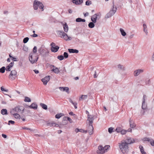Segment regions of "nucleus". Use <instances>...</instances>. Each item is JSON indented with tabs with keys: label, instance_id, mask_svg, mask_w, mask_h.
<instances>
[{
	"label": "nucleus",
	"instance_id": "nucleus-61",
	"mask_svg": "<svg viewBox=\"0 0 154 154\" xmlns=\"http://www.w3.org/2000/svg\"><path fill=\"white\" fill-rule=\"evenodd\" d=\"M51 46L52 47H54L55 45V44L54 42H52L51 44Z\"/></svg>",
	"mask_w": 154,
	"mask_h": 154
},
{
	"label": "nucleus",
	"instance_id": "nucleus-29",
	"mask_svg": "<svg viewBox=\"0 0 154 154\" xmlns=\"http://www.w3.org/2000/svg\"><path fill=\"white\" fill-rule=\"evenodd\" d=\"M64 115V114L62 113L57 114L55 115V117L56 119H59L62 116H63Z\"/></svg>",
	"mask_w": 154,
	"mask_h": 154
},
{
	"label": "nucleus",
	"instance_id": "nucleus-40",
	"mask_svg": "<svg viewBox=\"0 0 154 154\" xmlns=\"http://www.w3.org/2000/svg\"><path fill=\"white\" fill-rule=\"evenodd\" d=\"M29 40V38L28 37L25 38L23 40V42L24 43H26Z\"/></svg>",
	"mask_w": 154,
	"mask_h": 154
},
{
	"label": "nucleus",
	"instance_id": "nucleus-37",
	"mask_svg": "<svg viewBox=\"0 0 154 154\" xmlns=\"http://www.w3.org/2000/svg\"><path fill=\"white\" fill-rule=\"evenodd\" d=\"M14 116L15 117V118L17 119H20V115L18 113H16L14 114Z\"/></svg>",
	"mask_w": 154,
	"mask_h": 154
},
{
	"label": "nucleus",
	"instance_id": "nucleus-18",
	"mask_svg": "<svg viewBox=\"0 0 154 154\" xmlns=\"http://www.w3.org/2000/svg\"><path fill=\"white\" fill-rule=\"evenodd\" d=\"M72 2L73 3H74L75 5H80L82 3H83V0H72Z\"/></svg>",
	"mask_w": 154,
	"mask_h": 154
},
{
	"label": "nucleus",
	"instance_id": "nucleus-15",
	"mask_svg": "<svg viewBox=\"0 0 154 154\" xmlns=\"http://www.w3.org/2000/svg\"><path fill=\"white\" fill-rule=\"evenodd\" d=\"M143 71L140 69H138L135 71L134 72V75L135 76L138 75L141 73L143 72Z\"/></svg>",
	"mask_w": 154,
	"mask_h": 154
},
{
	"label": "nucleus",
	"instance_id": "nucleus-6",
	"mask_svg": "<svg viewBox=\"0 0 154 154\" xmlns=\"http://www.w3.org/2000/svg\"><path fill=\"white\" fill-rule=\"evenodd\" d=\"M39 54L42 55L43 57H46L48 54L49 52L46 51L42 47L40 48L38 50Z\"/></svg>",
	"mask_w": 154,
	"mask_h": 154
},
{
	"label": "nucleus",
	"instance_id": "nucleus-58",
	"mask_svg": "<svg viewBox=\"0 0 154 154\" xmlns=\"http://www.w3.org/2000/svg\"><path fill=\"white\" fill-rule=\"evenodd\" d=\"M14 64V62L13 61H12L10 63V64L9 65V66H10L11 67H12Z\"/></svg>",
	"mask_w": 154,
	"mask_h": 154
},
{
	"label": "nucleus",
	"instance_id": "nucleus-14",
	"mask_svg": "<svg viewBox=\"0 0 154 154\" xmlns=\"http://www.w3.org/2000/svg\"><path fill=\"white\" fill-rule=\"evenodd\" d=\"M88 130H90L89 132V134L90 135L93 134V130L94 129L92 125V124H89L88 127Z\"/></svg>",
	"mask_w": 154,
	"mask_h": 154
},
{
	"label": "nucleus",
	"instance_id": "nucleus-34",
	"mask_svg": "<svg viewBox=\"0 0 154 154\" xmlns=\"http://www.w3.org/2000/svg\"><path fill=\"white\" fill-rule=\"evenodd\" d=\"M40 105L44 109L46 110L48 109L47 106L44 103H41Z\"/></svg>",
	"mask_w": 154,
	"mask_h": 154
},
{
	"label": "nucleus",
	"instance_id": "nucleus-57",
	"mask_svg": "<svg viewBox=\"0 0 154 154\" xmlns=\"http://www.w3.org/2000/svg\"><path fill=\"white\" fill-rule=\"evenodd\" d=\"M67 120L69 121L70 123L72 122V119L69 117H67Z\"/></svg>",
	"mask_w": 154,
	"mask_h": 154
},
{
	"label": "nucleus",
	"instance_id": "nucleus-23",
	"mask_svg": "<svg viewBox=\"0 0 154 154\" xmlns=\"http://www.w3.org/2000/svg\"><path fill=\"white\" fill-rule=\"evenodd\" d=\"M63 28L65 32H67L68 31V26L66 23H65L63 25Z\"/></svg>",
	"mask_w": 154,
	"mask_h": 154
},
{
	"label": "nucleus",
	"instance_id": "nucleus-10",
	"mask_svg": "<svg viewBox=\"0 0 154 154\" xmlns=\"http://www.w3.org/2000/svg\"><path fill=\"white\" fill-rule=\"evenodd\" d=\"M123 140L125 141L127 143L128 145V144H130L135 142L134 139L130 137H128L126 140Z\"/></svg>",
	"mask_w": 154,
	"mask_h": 154
},
{
	"label": "nucleus",
	"instance_id": "nucleus-17",
	"mask_svg": "<svg viewBox=\"0 0 154 154\" xmlns=\"http://www.w3.org/2000/svg\"><path fill=\"white\" fill-rule=\"evenodd\" d=\"M59 48V47L58 46H55L54 47H52L51 48V50L52 52H57Z\"/></svg>",
	"mask_w": 154,
	"mask_h": 154
},
{
	"label": "nucleus",
	"instance_id": "nucleus-56",
	"mask_svg": "<svg viewBox=\"0 0 154 154\" xmlns=\"http://www.w3.org/2000/svg\"><path fill=\"white\" fill-rule=\"evenodd\" d=\"M23 129H26V130H28L32 131V129H31L30 128H28L24 127L23 128Z\"/></svg>",
	"mask_w": 154,
	"mask_h": 154
},
{
	"label": "nucleus",
	"instance_id": "nucleus-53",
	"mask_svg": "<svg viewBox=\"0 0 154 154\" xmlns=\"http://www.w3.org/2000/svg\"><path fill=\"white\" fill-rule=\"evenodd\" d=\"M18 106H17L16 107H15L13 109V110H14V111H15V112H18Z\"/></svg>",
	"mask_w": 154,
	"mask_h": 154
},
{
	"label": "nucleus",
	"instance_id": "nucleus-5",
	"mask_svg": "<svg viewBox=\"0 0 154 154\" xmlns=\"http://www.w3.org/2000/svg\"><path fill=\"white\" fill-rule=\"evenodd\" d=\"M113 5L112 6V10L110 11L109 13H108L106 15V17L107 18H109L112 16L116 12L117 10V8L115 7V8H114V4L113 3Z\"/></svg>",
	"mask_w": 154,
	"mask_h": 154
},
{
	"label": "nucleus",
	"instance_id": "nucleus-28",
	"mask_svg": "<svg viewBox=\"0 0 154 154\" xmlns=\"http://www.w3.org/2000/svg\"><path fill=\"white\" fill-rule=\"evenodd\" d=\"M75 21L77 22H84L85 21V20L84 19H82L80 18H78L76 19Z\"/></svg>",
	"mask_w": 154,
	"mask_h": 154
},
{
	"label": "nucleus",
	"instance_id": "nucleus-49",
	"mask_svg": "<svg viewBox=\"0 0 154 154\" xmlns=\"http://www.w3.org/2000/svg\"><path fill=\"white\" fill-rule=\"evenodd\" d=\"M143 141H147L149 142L150 141V139L149 138H148V137H145L143 139Z\"/></svg>",
	"mask_w": 154,
	"mask_h": 154
},
{
	"label": "nucleus",
	"instance_id": "nucleus-38",
	"mask_svg": "<svg viewBox=\"0 0 154 154\" xmlns=\"http://www.w3.org/2000/svg\"><path fill=\"white\" fill-rule=\"evenodd\" d=\"M57 58L60 60H62L64 58L63 56L62 55L58 56Z\"/></svg>",
	"mask_w": 154,
	"mask_h": 154
},
{
	"label": "nucleus",
	"instance_id": "nucleus-45",
	"mask_svg": "<svg viewBox=\"0 0 154 154\" xmlns=\"http://www.w3.org/2000/svg\"><path fill=\"white\" fill-rule=\"evenodd\" d=\"M127 132V131L126 130L122 129L120 133L122 134H125Z\"/></svg>",
	"mask_w": 154,
	"mask_h": 154
},
{
	"label": "nucleus",
	"instance_id": "nucleus-32",
	"mask_svg": "<svg viewBox=\"0 0 154 154\" xmlns=\"http://www.w3.org/2000/svg\"><path fill=\"white\" fill-rule=\"evenodd\" d=\"M143 31L144 32H145L146 34L147 35V34L148 32H147V29L146 25V24H144L143 25Z\"/></svg>",
	"mask_w": 154,
	"mask_h": 154
},
{
	"label": "nucleus",
	"instance_id": "nucleus-7",
	"mask_svg": "<svg viewBox=\"0 0 154 154\" xmlns=\"http://www.w3.org/2000/svg\"><path fill=\"white\" fill-rule=\"evenodd\" d=\"M17 77V72L15 70L11 71V73L9 75V77L11 78L12 80H14Z\"/></svg>",
	"mask_w": 154,
	"mask_h": 154
},
{
	"label": "nucleus",
	"instance_id": "nucleus-25",
	"mask_svg": "<svg viewBox=\"0 0 154 154\" xmlns=\"http://www.w3.org/2000/svg\"><path fill=\"white\" fill-rule=\"evenodd\" d=\"M1 113L3 115H7L8 114L7 110L6 109H3L1 110Z\"/></svg>",
	"mask_w": 154,
	"mask_h": 154
},
{
	"label": "nucleus",
	"instance_id": "nucleus-12",
	"mask_svg": "<svg viewBox=\"0 0 154 154\" xmlns=\"http://www.w3.org/2000/svg\"><path fill=\"white\" fill-rule=\"evenodd\" d=\"M50 76H47L41 79L42 82H43V84L44 85H46L47 83L50 80Z\"/></svg>",
	"mask_w": 154,
	"mask_h": 154
},
{
	"label": "nucleus",
	"instance_id": "nucleus-39",
	"mask_svg": "<svg viewBox=\"0 0 154 154\" xmlns=\"http://www.w3.org/2000/svg\"><path fill=\"white\" fill-rule=\"evenodd\" d=\"M122 128L120 127H117L116 129V131L118 133L120 132Z\"/></svg>",
	"mask_w": 154,
	"mask_h": 154
},
{
	"label": "nucleus",
	"instance_id": "nucleus-31",
	"mask_svg": "<svg viewBox=\"0 0 154 154\" xmlns=\"http://www.w3.org/2000/svg\"><path fill=\"white\" fill-rule=\"evenodd\" d=\"M118 67L119 70H125V67L123 65H121L120 64H119L118 65Z\"/></svg>",
	"mask_w": 154,
	"mask_h": 154
},
{
	"label": "nucleus",
	"instance_id": "nucleus-35",
	"mask_svg": "<svg viewBox=\"0 0 154 154\" xmlns=\"http://www.w3.org/2000/svg\"><path fill=\"white\" fill-rule=\"evenodd\" d=\"M24 101L26 102H29L31 101V100L29 97H25Z\"/></svg>",
	"mask_w": 154,
	"mask_h": 154
},
{
	"label": "nucleus",
	"instance_id": "nucleus-24",
	"mask_svg": "<svg viewBox=\"0 0 154 154\" xmlns=\"http://www.w3.org/2000/svg\"><path fill=\"white\" fill-rule=\"evenodd\" d=\"M129 122L130 123V126L131 128H133L135 126V124L131 120V119H130L129 120Z\"/></svg>",
	"mask_w": 154,
	"mask_h": 154
},
{
	"label": "nucleus",
	"instance_id": "nucleus-4",
	"mask_svg": "<svg viewBox=\"0 0 154 154\" xmlns=\"http://www.w3.org/2000/svg\"><path fill=\"white\" fill-rule=\"evenodd\" d=\"M57 34L62 38H63L64 40L67 41L68 35L63 30H58L57 31Z\"/></svg>",
	"mask_w": 154,
	"mask_h": 154
},
{
	"label": "nucleus",
	"instance_id": "nucleus-21",
	"mask_svg": "<svg viewBox=\"0 0 154 154\" xmlns=\"http://www.w3.org/2000/svg\"><path fill=\"white\" fill-rule=\"evenodd\" d=\"M18 112H20L21 113H23L24 109V108L22 106H18Z\"/></svg>",
	"mask_w": 154,
	"mask_h": 154
},
{
	"label": "nucleus",
	"instance_id": "nucleus-60",
	"mask_svg": "<svg viewBox=\"0 0 154 154\" xmlns=\"http://www.w3.org/2000/svg\"><path fill=\"white\" fill-rule=\"evenodd\" d=\"M145 110L143 109V110H141L140 113L142 115H144V113L145 112Z\"/></svg>",
	"mask_w": 154,
	"mask_h": 154
},
{
	"label": "nucleus",
	"instance_id": "nucleus-22",
	"mask_svg": "<svg viewBox=\"0 0 154 154\" xmlns=\"http://www.w3.org/2000/svg\"><path fill=\"white\" fill-rule=\"evenodd\" d=\"M69 52L70 53H77L79 52V51L77 49H68Z\"/></svg>",
	"mask_w": 154,
	"mask_h": 154
},
{
	"label": "nucleus",
	"instance_id": "nucleus-16",
	"mask_svg": "<svg viewBox=\"0 0 154 154\" xmlns=\"http://www.w3.org/2000/svg\"><path fill=\"white\" fill-rule=\"evenodd\" d=\"M59 89L61 91H66V92L68 94L69 93V88L68 87H59Z\"/></svg>",
	"mask_w": 154,
	"mask_h": 154
},
{
	"label": "nucleus",
	"instance_id": "nucleus-26",
	"mask_svg": "<svg viewBox=\"0 0 154 154\" xmlns=\"http://www.w3.org/2000/svg\"><path fill=\"white\" fill-rule=\"evenodd\" d=\"M95 23L94 22H90L88 24V27L91 28H94L95 26Z\"/></svg>",
	"mask_w": 154,
	"mask_h": 154
},
{
	"label": "nucleus",
	"instance_id": "nucleus-3",
	"mask_svg": "<svg viewBox=\"0 0 154 154\" xmlns=\"http://www.w3.org/2000/svg\"><path fill=\"white\" fill-rule=\"evenodd\" d=\"M38 55H35L32 53H30L29 54V59L32 64L35 63L38 60Z\"/></svg>",
	"mask_w": 154,
	"mask_h": 154
},
{
	"label": "nucleus",
	"instance_id": "nucleus-47",
	"mask_svg": "<svg viewBox=\"0 0 154 154\" xmlns=\"http://www.w3.org/2000/svg\"><path fill=\"white\" fill-rule=\"evenodd\" d=\"M11 68V67L8 65L7 66L6 68H5V69L7 71H11L10 68Z\"/></svg>",
	"mask_w": 154,
	"mask_h": 154
},
{
	"label": "nucleus",
	"instance_id": "nucleus-63",
	"mask_svg": "<svg viewBox=\"0 0 154 154\" xmlns=\"http://www.w3.org/2000/svg\"><path fill=\"white\" fill-rule=\"evenodd\" d=\"M2 136L4 138H5L7 137V136L6 134H2Z\"/></svg>",
	"mask_w": 154,
	"mask_h": 154
},
{
	"label": "nucleus",
	"instance_id": "nucleus-50",
	"mask_svg": "<svg viewBox=\"0 0 154 154\" xmlns=\"http://www.w3.org/2000/svg\"><path fill=\"white\" fill-rule=\"evenodd\" d=\"M150 141L151 145L152 146H154V140L153 139H151L150 140Z\"/></svg>",
	"mask_w": 154,
	"mask_h": 154
},
{
	"label": "nucleus",
	"instance_id": "nucleus-19",
	"mask_svg": "<svg viewBox=\"0 0 154 154\" xmlns=\"http://www.w3.org/2000/svg\"><path fill=\"white\" fill-rule=\"evenodd\" d=\"M29 106V108L31 109H37L38 106L35 103H33Z\"/></svg>",
	"mask_w": 154,
	"mask_h": 154
},
{
	"label": "nucleus",
	"instance_id": "nucleus-51",
	"mask_svg": "<svg viewBox=\"0 0 154 154\" xmlns=\"http://www.w3.org/2000/svg\"><path fill=\"white\" fill-rule=\"evenodd\" d=\"M14 123H15L14 121H12V120H9L8 121V125H10L11 124L13 125L14 124Z\"/></svg>",
	"mask_w": 154,
	"mask_h": 154
},
{
	"label": "nucleus",
	"instance_id": "nucleus-36",
	"mask_svg": "<svg viewBox=\"0 0 154 154\" xmlns=\"http://www.w3.org/2000/svg\"><path fill=\"white\" fill-rule=\"evenodd\" d=\"M5 66H2L0 68V73H4L5 72Z\"/></svg>",
	"mask_w": 154,
	"mask_h": 154
},
{
	"label": "nucleus",
	"instance_id": "nucleus-46",
	"mask_svg": "<svg viewBox=\"0 0 154 154\" xmlns=\"http://www.w3.org/2000/svg\"><path fill=\"white\" fill-rule=\"evenodd\" d=\"M113 128L112 127H110L108 128V132L109 133H111L113 131Z\"/></svg>",
	"mask_w": 154,
	"mask_h": 154
},
{
	"label": "nucleus",
	"instance_id": "nucleus-11",
	"mask_svg": "<svg viewBox=\"0 0 154 154\" xmlns=\"http://www.w3.org/2000/svg\"><path fill=\"white\" fill-rule=\"evenodd\" d=\"M94 115H88V119L87 121L89 122V124H92L93 123V121L94 119Z\"/></svg>",
	"mask_w": 154,
	"mask_h": 154
},
{
	"label": "nucleus",
	"instance_id": "nucleus-9",
	"mask_svg": "<svg viewBox=\"0 0 154 154\" xmlns=\"http://www.w3.org/2000/svg\"><path fill=\"white\" fill-rule=\"evenodd\" d=\"M98 149V150L97 151V153L98 154H103L106 152L104 151V148L102 145H99Z\"/></svg>",
	"mask_w": 154,
	"mask_h": 154
},
{
	"label": "nucleus",
	"instance_id": "nucleus-42",
	"mask_svg": "<svg viewBox=\"0 0 154 154\" xmlns=\"http://www.w3.org/2000/svg\"><path fill=\"white\" fill-rule=\"evenodd\" d=\"M37 52V48L36 46H34L33 48V54H35Z\"/></svg>",
	"mask_w": 154,
	"mask_h": 154
},
{
	"label": "nucleus",
	"instance_id": "nucleus-2",
	"mask_svg": "<svg viewBox=\"0 0 154 154\" xmlns=\"http://www.w3.org/2000/svg\"><path fill=\"white\" fill-rule=\"evenodd\" d=\"M33 7L35 10H37L38 9V7L41 9V10L43 11L44 10V6L43 4L37 0H35L33 2Z\"/></svg>",
	"mask_w": 154,
	"mask_h": 154
},
{
	"label": "nucleus",
	"instance_id": "nucleus-30",
	"mask_svg": "<svg viewBox=\"0 0 154 154\" xmlns=\"http://www.w3.org/2000/svg\"><path fill=\"white\" fill-rule=\"evenodd\" d=\"M139 148L142 154H146V152L144 151L143 148L142 146H140Z\"/></svg>",
	"mask_w": 154,
	"mask_h": 154
},
{
	"label": "nucleus",
	"instance_id": "nucleus-55",
	"mask_svg": "<svg viewBox=\"0 0 154 154\" xmlns=\"http://www.w3.org/2000/svg\"><path fill=\"white\" fill-rule=\"evenodd\" d=\"M69 115H70L74 116V117H76V115H75V114H74L73 113V112H69Z\"/></svg>",
	"mask_w": 154,
	"mask_h": 154
},
{
	"label": "nucleus",
	"instance_id": "nucleus-44",
	"mask_svg": "<svg viewBox=\"0 0 154 154\" xmlns=\"http://www.w3.org/2000/svg\"><path fill=\"white\" fill-rule=\"evenodd\" d=\"M91 4V2L89 0H87L85 2V5H89Z\"/></svg>",
	"mask_w": 154,
	"mask_h": 154
},
{
	"label": "nucleus",
	"instance_id": "nucleus-59",
	"mask_svg": "<svg viewBox=\"0 0 154 154\" xmlns=\"http://www.w3.org/2000/svg\"><path fill=\"white\" fill-rule=\"evenodd\" d=\"M74 104H73V105L74 106L75 108L76 109L77 108V103H76L74 102Z\"/></svg>",
	"mask_w": 154,
	"mask_h": 154
},
{
	"label": "nucleus",
	"instance_id": "nucleus-20",
	"mask_svg": "<svg viewBox=\"0 0 154 154\" xmlns=\"http://www.w3.org/2000/svg\"><path fill=\"white\" fill-rule=\"evenodd\" d=\"M52 66L54 68L51 70V71L52 72H54L55 73H58L60 72L59 69L57 68L54 65H53Z\"/></svg>",
	"mask_w": 154,
	"mask_h": 154
},
{
	"label": "nucleus",
	"instance_id": "nucleus-13",
	"mask_svg": "<svg viewBox=\"0 0 154 154\" xmlns=\"http://www.w3.org/2000/svg\"><path fill=\"white\" fill-rule=\"evenodd\" d=\"M47 126H50V127H58L59 125L58 124H56L54 122H48L47 123Z\"/></svg>",
	"mask_w": 154,
	"mask_h": 154
},
{
	"label": "nucleus",
	"instance_id": "nucleus-1",
	"mask_svg": "<svg viewBox=\"0 0 154 154\" xmlns=\"http://www.w3.org/2000/svg\"><path fill=\"white\" fill-rule=\"evenodd\" d=\"M119 146L122 152L124 154H127L129 149L127 143L123 140L119 143Z\"/></svg>",
	"mask_w": 154,
	"mask_h": 154
},
{
	"label": "nucleus",
	"instance_id": "nucleus-33",
	"mask_svg": "<svg viewBox=\"0 0 154 154\" xmlns=\"http://www.w3.org/2000/svg\"><path fill=\"white\" fill-rule=\"evenodd\" d=\"M120 30L122 35L123 36H125L126 34V33L124 31V30L122 28H120Z\"/></svg>",
	"mask_w": 154,
	"mask_h": 154
},
{
	"label": "nucleus",
	"instance_id": "nucleus-52",
	"mask_svg": "<svg viewBox=\"0 0 154 154\" xmlns=\"http://www.w3.org/2000/svg\"><path fill=\"white\" fill-rule=\"evenodd\" d=\"M23 51H27L28 50V48L25 45L23 46Z\"/></svg>",
	"mask_w": 154,
	"mask_h": 154
},
{
	"label": "nucleus",
	"instance_id": "nucleus-27",
	"mask_svg": "<svg viewBox=\"0 0 154 154\" xmlns=\"http://www.w3.org/2000/svg\"><path fill=\"white\" fill-rule=\"evenodd\" d=\"M147 108V105L145 103V101H143L142 105V108L143 109L146 110Z\"/></svg>",
	"mask_w": 154,
	"mask_h": 154
},
{
	"label": "nucleus",
	"instance_id": "nucleus-43",
	"mask_svg": "<svg viewBox=\"0 0 154 154\" xmlns=\"http://www.w3.org/2000/svg\"><path fill=\"white\" fill-rule=\"evenodd\" d=\"M64 58L65 59L67 58L68 57V54L66 52H64L63 54Z\"/></svg>",
	"mask_w": 154,
	"mask_h": 154
},
{
	"label": "nucleus",
	"instance_id": "nucleus-8",
	"mask_svg": "<svg viewBox=\"0 0 154 154\" xmlns=\"http://www.w3.org/2000/svg\"><path fill=\"white\" fill-rule=\"evenodd\" d=\"M101 14L100 13L95 14L92 15L91 17V20L92 22L96 23L97 21V18L99 19L100 17Z\"/></svg>",
	"mask_w": 154,
	"mask_h": 154
},
{
	"label": "nucleus",
	"instance_id": "nucleus-54",
	"mask_svg": "<svg viewBox=\"0 0 154 154\" xmlns=\"http://www.w3.org/2000/svg\"><path fill=\"white\" fill-rule=\"evenodd\" d=\"M1 89L2 91L7 92L8 91V89H4L3 86L1 88Z\"/></svg>",
	"mask_w": 154,
	"mask_h": 154
},
{
	"label": "nucleus",
	"instance_id": "nucleus-62",
	"mask_svg": "<svg viewBox=\"0 0 154 154\" xmlns=\"http://www.w3.org/2000/svg\"><path fill=\"white\" fill-rule=\"evenodd\" d=\"M32 36L33 37H36L38 36V35L37 34L34 33Z\"/></svg>",
	"mask_w": 154,
	"mask_h": 154
},
{
	"label": "nucleus",
	"instance_id": "nucleus-48",
	"mask_svg": "<svg viewBox=\"0 0 154 154\" xmlns=\"http://www.w3.org/2000/svg\"><path fill=\"white\" fill-rule=\"evenodd\" d=\"M87 96L86 95H82L81 96V97H80L79 99V100H81V99H84L85 98H87Z\"/></svg>",
	"mask_w": 154,
	"mask_h": 154
},
{
	"label": "nucleus",
	"instance_id": "nucleus-64",
	"mask_svg": "<svg viewBox=\"0 0 154 154\" xmlns=\"http://www.w3.org/2000/svg\"><path fill=\"white\" fill-rule=\"evenodd\" d=\"M34 71L35 74H38L39 73V72L38 70L36 69L34 70Z\"/></svg>",
	"mask_w": 154,
	"mask_h": 154
},
{
	"label": "nucleus",
	"instance_id": "nucleus-41",
	"mask_svg": "<svg viewBox=\"0 0 154 154\" xmlns=\"http://www.w3.org/2000/svg\"><path fill=\"white\" fill-rule=\"evenodd\" d=\"M110 147V146L109 145H107L104 146V147H103V148H104V150L105 151H106V152L107 151V149L109 148Z\"/></svg>",
	"mask_w": 154,
	"mask_h": 154
}]
</instances>
